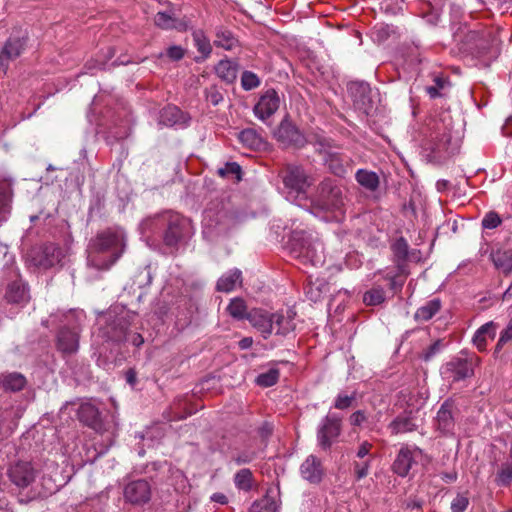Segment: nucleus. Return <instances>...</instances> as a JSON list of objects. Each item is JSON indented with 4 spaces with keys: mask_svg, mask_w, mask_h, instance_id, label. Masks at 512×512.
I'll list each match as a JSON object with an SVG mask.
<instances>
[{
    "mask_svg": "<svg viewBox=\"0 0 512 512\" xmlns=\"http://www.w3.org/2000/svg\"><path fill=\"white\" fill-rule=\"evenodd\" d=\"M12 195L11 183L6 180L0 181V214L9 212Z\"/></svg>",
    "mask_w": 512,
    "mask_h": 512,
    "instance_id": "37",
    "label": "nucleus"
},
{
    "mask_svg": "<svg viewBox=\"0 0 512 512\" xmlns=\"http://www.w3.org/2000/svg\"><path fill=\"white\" fill-rule=\"evenodd\" d=\"M125 380L131 387L137 384V372L134 368H129L125 372Z\"/></svg>",
    "mask_w": 512,
    "mask_h": 512,
    "instance_id": "63",
    "label": "nucleus"
},
{
    "mask_svg": "<svg viewBox=\"0 0 512 512\" xmlns=\"http://www.w3.org/2000/svg\"><path fill=\"white\" fill-rule=\"evenodd\" d=\"M260 85L259 77L251 72L244 71L241 77V86L245 91H250L257 88Z\"/></svg>",
    "mask_w": 512,
    "mask_h": 512,
    "instance_id": "46",
    "label": "nucleus"
},
{
    "mask_svg": "<svg viewBox=\"0 0 512 512\" xmlns=\"http://www.w3.org/2000/svg\"><path fill=\"white\" fill-rule=\"evenodd\" d=\"M237 43H238V40L228 30H219L216 33V38L214 40V44L217 47H221L225 50H231L237 45Z\"/></svg>",
    "mask_w": 512,
    "mask_h": 512,
    "instance_id": "39",
    "label": "nucleus"
},
{
    "mask_svg": "<svg viewBox=\"0 0 512 512\" xmlns=\"http://www.w3.org/2000/svg\"><path fill=\"white\" fill-rule=\"evenodd\" d=\"M65 253L54 243L32 247L26 256L27 263L38 270H48L61 263Z\"/></svg>",
    "mask_w": 512,
    "mask_h": 512,
    "instance_id": "4",
    "label": "nucleus"
},
{
    "mask_svg": "<svg viewBox=\"0 0 512 512\" xmlns=\"http://www.w3.org/2000/svg\"><path fill=\"white\" fill-rule=\"evenodd\" d=\"M185 221L177 215L169 218L167 229L164 233V243L166 246L175 247L183 237V228Z\"/></svg>",
    "mask_w": 512,
    "mask_h": 512,
    "instance_id": "20",
    "label": "nucleus"
},
{
    "mask_svg": "<svg viewBox=\"0 0 512 512\" xmlns=\"http://www.w3.org/2000/svg\"><path fill=\"white\" fill-rule=\"evenodd\" d=\"M182 117L183 113L178 107L168 105L161 110L159 123L164 126H173L180 122Z\"/></svg>",
    "mask_w": 512,
    "mask_h": 512,
    "instance_id": "34",
    "label": "nucleus"
},
{
    "mask_svg": "<svg viewBox=\"0 0 512 512\" xmlns=\"http://www.w3.org/2000/svg\"><path fill=\"white\" fill-rule=\"evenodd\" d=\"M434 83L435 85L426 87V92L433 99L441 96L440 90L444 88L446 81L441 77H435Z\"/></svg>",
    "mask_w": 512,
    "mask_h": 512,
    "instance_id": "55",
    "label": "nucleus"
},
{
    "mask_svg": "<svg viewBox=\"0 0 512 512\" xmlns=\"http://www.w3.org/2000/svg\"><path fill=\"white\" fill-rule=\"evenodd\" d=\"M272 333L286 336L295 329V323L290 315L272 313Z\"/></svg>",
    "mask_w": 512,
    "mask_h": 512,
    "instance_id": "27",
    "label": "nucleus"
},
{
    "mask_svg": "<svg viewBox=\"0 0 512 512\" xmlns=\"http://www.w3.org/2000/svg\"><path fill=\"white\" fill-rule=\"evenodd\" d=\"M8 476L16 486L25 488L34 482L36 470L30 462L19 461L9 468Z\"/></svg>",
    "mask_w": 512,
    "mask_h": 512,
    "instance_id": "14",
    "label": "nucleus"
},
{
    "mask_svg": "<svg viewBox=\"0 0 512 512\" xmlns=\"http://www.w3.org/2000/svg\"><path fill=\"white\" fill-rule=\"evenodd\" d=\"M77 416L81 423L94 431L101 433L104 430L100 412L93 404L89 402L82 403L77 410Z\"/></svg>",
    "mask_w": 512,
    "mask_h": 512,
    "instance_id": "15",
    "label": "nucleus"
},
{
    "mask_svg": "<svg viewBox=\"0 0 512 512\" xmlns=\"http://www.w3.org/2000/svg\"><path fill=\"white\" fill-rule=\"evenodd\" d=\"M197 50L206 58L212 52V47L207 39L204 37H195Z\"/></svg>",
    "mask_w": 512,
    "mask_h": 512,
    "instance_id": "57",
    "label": "nucleus"
},
{
    "mask_svg": "<svg viewBox=\"0 0 512 512\" xmlns=\"http://www.w3.org/2000/svg\"><path fill=\"white\" fill-rule=\"evenodd\" d=\"M371 460L367 459L363 462H354V473L358 480L365 478L369 473Z\"/></svg>",
    "mask_w": 512,
    "mask_h": 512,
    "instance_id": "56",
    "label": "nucleus"
},
{
    "mask_svg": "<svg viewBox=\"0 0 512 512\" xmlns=\"http://www.w3.org/2000/svg\"><path fill=\"white\" fill-rule=\"evenodd\" d=\"M342 431V418L335 414L329 413L324 417L317 430V441L319 446L328 450L334 441L340 436Z\"/></svg>",
    "mask_w": 512,
    "mask_h": 512,
    "instance_id": "7",
    "label": "nucleus"
},
{
    "mask_svg": "<svg viewBox=\"0 0 512 512\" xmlns=\"http://www.w3.org/2000/svg\"><path fill=\"white\" fill-rule=\"evenodd\" d=\"M392 435H398L408 432H413L417 429L416 419L412 411L404 412L398 415L388 425Z\"/></svg>",
    "mask_w": 512,
    "mask_h": 512,
    "instance_id": "21",
    "label": "nucleus"
},
{
    "mask_svg": "<svg viewBox=\"0 0 512 512\" xmlns=\"http://www.w3.org/2000/svg\"><path fill=\"white\" fill-rule=\"evenodd\" d=\"M455 405L452 400H446L442 403L440 406L437 416H436V422L437 427L439 430H441L443 433H448L452 431L454 428V411Z\"/></svg>",
    "mask_w": 512,
    "mask_h": 512,
    "instance_id": "22",
    "label": "nucleus"
},
{
    "mask_svg": "<svg viewBox=\"0 0 512 512\" xmlns=\"http://www.w3.org/2000/svg\"><path fill=\"white\" fill-rule=\"evenodd\" d=\"M185 51L181 46H170L167 49V56L173 61H179L184 57Z\"/></svg>",
    "mask_w": 512,
    "mask_h": 512,
    "instance_id": "60",
    "label": "nucleus"
},
{
    "mask_svg": "<svg viewBox=\"0 0 512 512\" xmlns=\"http://www.w3.org/2000/svg\"><path fill=\"white\" fill-rule=\"evenodd\" d=\"M356 400V395L353 393L352 395L339 394L335 398L334 408L339 410H345L353 406Z\"/></svg>",
    "mask_w": 512,
    "mask_h": 512,
    "instance_id": "50",
    "label": "nucleus"
},
{
    "mask_svg": "<svg viewBox=\"0 0 512 512\" xmlns=\"http://www.w3.org/2000/svg\"><path fill=\"white\" fill-rule=\"evenodd\" d=\"M355 179L360 186L370 192L376 191L380 184L377 173L367 169H358L355 173Z\"/></svg>",
    "mask_w": 512,
    "mask_h": 512,
    "instance_id": "30",
    "label": "nucleus"
},
{
    "mask_svg": "<svg viewBox=\"0 0 512 512\" xmlns=\"http://www.w3.org/2000/svg\"><path fill=\"white\" fill-rule=\"evenodd\" d=\"M300 473L309 483L318 484L322 481L325 472L321 460L314 455H309L301 464Z\"/></svg>",
    "mask_w": 512,
    "mask_h": 512,
    "instance_id": "18",
    "label": "nucleus"
},
{
    "mask_svg": "<svg viewBox=\"0 0 512 512\" xmlns=\"http://www.w3.org/2000/svg\"><path fill=\"white\" fill-rule=\"evenodd\" d=\"M276 139L287 147L302 148L307 143L305 136L298 128L289 120L281 121L279 127L275 131Z\"/></svg>",
    "mask_w": 512,
    "mask_h": 512,
    "instance_id": "11",
    "label": "nucleus"
},
{
    "mask_svg": "<svg viewBox=\"0 0 512 512\" xmlns=\"http://www.w3.org/2000/svg\"><path fill=\"white\" fill-rule=\"evenodd\" d=\"M325 161L329 171L334 175L344 177L347 173V157L339 153H328Z\"/></svg>",
    "mask_w": 512,
    "mask_h": 512,
    "instance_id": "32",
    "label": "nucleus"
},
{
    "mask_svg": "<svg viewBox=\"0 0 512 512\" xmlns=\"http://www.w3.org/2000/svg\"><path fill=\"white\" fill-rule=\"evenodd\" d=\"M443 346L444 344L442 340L438 339L434 341L422 352V359L426 362L430 361L437 353L441 351Z\"/></svg>",
    "mask_w": 512,
    "mask_h": 512,
    "instance_id": "52",
    "label": "nucleus"
},
{
    "mask_svg": "<svg viewBox=\"0 0 512 512\" xmlns=\"http://www.w3.org/2000/svg\"><path fill=\"white\" fill-rule=\"evenodd\" d=\"M257 458V453L254 450L251 449H244L242 451L237 452L233 457L232 460L237 465H244L251 463L254 459Z\"/></svg>",
    "mask_w": 512,
    "mask_h": 512,
    "instance_id": "48",
    "label": "nucleus"
},
{
    "mask_svg": "<svg viewBox=\"0 0 512 512\" xmlns=\"http://www.w3.org/2000/svg\"><path fill=\"white\" fill-rule=\"evenodd\" d=\"M289 251L293 258L312 266L324 263L323 244L305 230H293L289 239Z\"/></svg>",
    "mask_w": 512,
    "mask_h": 512,
    "instance_id": "2",
    "label": "nucleus"
},
{
    "mask_svg": "<svg viewBox=\"0 0 512 512\" xmlns=\"http://www.w3.org/2000/svg\"><path fill=\"white\" fill-rule=\"evenodd\" d=\"M385 300V292L382 288H373L365 292L363 302L368 306H376Z\"/></svg>",
    "mask_w": 512,
    "mask_h": 512,
    "instance_id": "42",
    "label": "nucleus"
},
{
    "mask_svg": "<svg viewBox=\"0 0 512 512\" xmlns=\"http://www.w3.org/2000/svg\"><path fill=\"white\" fill-rule=\"evenodd\" d=\"M109 338L116 342L128 341L136 347L141 346L144 343V338L139 333L127 334L126 328L119 324V328L109 335Z\"/></svg>",
    "mask_w": 512,
    "mask_h": 512,
    "instance_id": "33",
    "label": "nucleus"
},
{
    "mask_svg": "<svg viewBox=\"0 0 512 512\" xmlns=\"http://www.w3.org/2000/svg\"><path fill=\"white\" fill-rule=\"evenodd\" d=\"M391 250L393 252L395 262L397 263L398 270L404 272V262L407 259L409 251V244L407 240L404 237L397 238L391 244Z\"/></svg>",
    "mask_w": 512,
    "mask_h": 512,
    "instance_id": "31",
    "label": "nucleus"
},
{
    "mask_svg": "<svg viewBox=\"0 0 512 512\" xmlns=\"http://www.w3.org/2000/svg\"><path fill=\"white\" fill-rule=\"evenodd\" d=\"M206 99L212 105L216 106L223 100V96L215 87H210L206 90Z\"/></svg>",
    "mask_w": 512,
    "mask_h": 512,
    "instance_id": "58",
    "label": "nucleus"
},
{
    "mask_svg": "<svg viewBox=\"0 0 512 512\" xmlns=\"http://www.w3.org/2000/svg\"><path fill=\"white\" fill-rule=\"evenodd\" d=\"M495 482L500 486H509L512 483V461L501 465Z\"/></svg>",
    "mask_w": 512,
    "mask_h": 512,
    "instance_id": "41",
    "label": "nucleus"
},
{
    "mask_svg": "<svg viewBox=\"0 0 512 512\" xmlns=\"http://www.w3.org/2000/svg\"><path fill=\"white\" fill-rule=\"evenodd\" d=\"M441 479L446 483H453L457 480V473L455 471L442 473Z\"/></svg>",
    "mask_w": 512,
    "mask_h": 512,
    "instance_id": "64",
    "label": "nucleus"
},
{
    "mask_svg": "<svg viewBox=\"0 0 512 512\" xmlns=\"http://www.w3.org/2000/svg\"><path fill=\"white\" fill-rule=\"evenodd\" d=\"M421 452V449L418 447H414L413 449L408 446L401 447L392 465L393 471L401 477L407 476L415 462V455L421 454Z\"/></svg>",
    "mask_w": 512,
    "mask_h": 512,
    "instance_id": "16",
    "label": "nucleus"
},
{
    "mask_svg": "<svg viewBox=\"0 0 512 512\" xmlns=\"http://www.w3.org/2000/svg\"><path fill=\"white\" fill-rule=\"evenodd\" d=\"M367 420L365 411L357 410L351 414L349 421L352 426H361Z\"/></svg>",
    "mask_w": 512,
    "mask_h": 512,
    "instance_id": "59",
    "label": "nucleus"
},
{
    "mask_svg": "<svg viewBox=\"0 0 512 512\" xmlns=\"http://www.w3.org/2000/svg\"><path fill=\"white\" fill-rule=\"evenodd\" d=\"M80 334L68 327L59 329L56 335V348L64 357L75 354L79 349Z\"/></svg>",
    "mask_w": 512,
    "mask_h": 512,
    "instance_id": "13",
    "label": "nucleus"
},
{
    "mask_svg": "<svg viewBox=\"0 0 512 512\" xmlns=\"http://www.w3.org/2000/svg\"><path fill=\"white\" fill-rule=\"evenodd\" d=\"M124 496L133 504H143L149 501L151 496L150 485L146 480H137L126 485Z\"/></svg>",
    "mask_w": 512,
    "mask_h": 512,
    "instance_id": "17",
    "label": "nucleus"
},
{
    "mask_svg": "<svg viewBox=\"0 0 512 512\" xmlns=\"http://www.w3.org/2000/svg\"><path fill=\"white\" fill-rule=\"evenodd\" d=\"M373 445L369 443L368 441H364L360 444L358 451H357V457L358 458H364L367 455H369Z\"/></svg>",
    "mask_w": 512,
    "mask_h": 512,
    "instance_id": "61",
    "label": "nucleus"
},
{
    "mask_svg": "<svg viewBox=\"0 0 512 512\" xmlns=\"http://www.w3.org/2000/svg\"><path fill=\"white\" fill-rule=\"evenodd\" d=\"M258 433L259 435L263 438V439H266L268 438L269 436L272 435L273 433V426L272 424L268 423V422H264L258 429Z\"/></svg>",
    "mask_w": 512,
    "mask_h": 512,
    "instance_id": "62",
    "label": "nucleus"
},
{
    "mask_svg": "<svg viewBox=\"0 0 512 512\" xmlns=\"http://www.w3.org/2000/svg\"><path fill=\"white\" fill-rule=\"evenodd\" d=\"M501 223L502 219L500 215L495 211H489L486 213L481 222L484 229H495L500 226Z\"/></svg>",
    "mask_w": 512,
    "mask_h": 512,
    "instance_id": "49",
    "label": "nucleus"
},
{
    "mask_svg": "<svg viewBox=\"0 0 512 512\" xmlns=\"http://www.w3.org/2000/svg\"><path fill=\"white\" fill-rule=\"evenodd\" d=\"M279 376L280 373L278 369H270L257 377V384L262 387H271L278 382Z\"/></svg>",
    "mask_w": 512,
    "mask_h": 512,
    "instance_id": "44",
    "label": "nucleus"
},
{
    "mask_svg": "<svg viewBox=\"0 0 512 512\" xmlns=\"http://www.w3.org/2000/svg\"><path fill=\"white\" fill-rule=\"evenodd\" d=\"M495 267L505 275L512 272V249H498L491 253Z\"/></svg>",
    "mask_w": 512,
    "mask_h": 512,
    "instance_id": "28",
    "label": "nucleus"
},
{
    "mask_svg": "<svg viewBox=\"0 0 512 512\" xmlns=\"http://www.w3.org/2000/svg\"><path fill=\"white\" fill-rule=\"evenodd\" d=\"M512 340V323H510L501 333L498 342L494 349V355H497L503 348V346Z\"/></svg>",
    "mask_w": 512,
    "mask_h": 512,
    "instance_id": "53",
    "label": "nucleus"
},
{
    "mask_svg": "<svg viewBox=\"0 0 512 512\" xmlns=\"http://www.w3.org/2000/svg\"><path fill=\"white\" fill-rule=\"evenodd\" d=\"M469 505V498L465 494H458L451 502L452 512H464Z\"/></svg>",
    "mask_w": 512,
    "mask_h": 512,
    "instance_id": "54",
    "label": "nucleus"
},
{
    "mask_svg": "<svg viewBox=\"0 0 512 512\" xmlns=\"http://www.w3.org/2000/svg\"><path fill=\"white\" fill-rule=\"evenodd\" d=\"M285 189L290 196L305 195L313 179L300 165L287 164L280 172Z\"/></svg>",
    "mask_w": 512,
    "mask_h": 512,
    "instance_id": "5",
    "label": "nucleus"
},
{
    "mask_svg": "<svg viewBox=\"0 0 512 512\" xmlns=\"http://www.w3.org/2000/svg\"><path fill=\"white\" fill-rule=\"evenodd\" d=\"M442 308V302L439 298H433L420 306L414 313L416 322H427L431 320Z\"/></svg>",
    "mask_w": 512,
    "mask_h": 512,
    "instance_id": "25",
    "label": "nucleus"
},
{
    "mask_svg": "<svg viewBox=\"0 0 512 512\" xmlns=\"http://www.w3.org/2000/svg\"><path fill=\"white\" fill-rule=\"evenodd\" d=\"M348 92L353 100L354 107L369 115L373 109L372 91L369 84L359 81L350 82Z\"/></svg>",
    "mask_w": 512,
    "mask_h": 512,
    "instance_id": "9",
    "label": "nucleus"
},
{
    "mask_svg": "<svg viewBox=\"0 0 512 512\" xmlns=\"http://www.w3.org/2000/svg\"><path fill=\"white\" fill-rule=\"evenodd\" d=\"M277 503L276 501L268 496H265L261 500L255 502L252 506V512H276Z\"/></svg>",
    "mask_w": 512,
    "mask_h": 512,
    "instance_id": "45",
    "label": "nucleus"
},
{
    "mask_svg": "<svg viewBox=\"0 0 512 512\" xmlns=\"http://www.w3.org/2000/svg\"><path fill=\"white\" fill-rule=\"evenodd\" d=\"M443 377L452 382H458L472 377L474 374L472 362L464 358H453L442 367Z\"/></svg>",
    "mask_w": 512,
    "mask_h": 512,
    "instance_id": "10",
    "label": "nucleus"
},
{
    "mask_svg": "<svg viewBox=\"0 0 512 512\" xmlns=\"http://www.w3.org/2000/svg\"><path fill=\"white\" fill-rule=\"evenodd\" d=\"M126 237L123 230L109 227L98 232L88 244V265L97 270H109L124 254Z\"/></svg>",
    "mask_w": 512,
    "mask_h": 512,
    "instance_id": "1",
    "label": "nucleus"
},
{
    "mask_svg": "<svg viewBox=\"0 0 512 512\" xmlns=\"http://www.w3.org/2000/svg\"><path fill=\"white\" fill-rule=\"evenodd\" d=\"M242 282V273L239 269L230 270L222 275L217 281V290L220 292H231L237 284Z\"/></svg>",
    "mask_w": 512,
    "mask_h": 512,
    "instance_id": "29",
    "label": "nucleus"
},
{
    "mask_svg": "<svg viewBox=\"0 0 512 512\" xmlns=\"http://www.w3.org/2000/svg\"><path fill=\"white\" fill-rule=\"evenodd\" d=\"M3 387L13 392L20 391L26 384V378L20 373H10L2 380Z\"/></svg>",
    "mask_w": 512,
    "mask_h": 512,
    "instance_id": "38",
    "label": "nucleus"
},
{
    "mask_svg": "<svg viewBox=\"0 0 512 512\" xmlns=\"http://www.w3.org/2000/svg\"><path fill=\"white\" fill-rule=\"evenodd\" d=\"M492 43V34L488 29L469 30L463 38L465 51L477 56L484 55Z\"/></svg>",
    "mask_w": 512,
    "mask_h": 512,
    "instance_id": "8",
    "label": "nucleus"
},
{
    "mask_svg": "<svg viewBox=\"0 0 512 512\" xmlns=\"http://www.w3.org/2000/svg\"><path fill=\"white\" fill-rule=\"evenodd\" d=\"M407 275L406 270L404 269V272H401L399 270V273L397 275L390 276L389 274L386 276V278L389 280V287L393 291H400L404 285L405 277Z\"/></svg>",
    "mask_w": 512,
    "mask_h": 512,
    "instance_id": "51",
    "label": "nucleus"
},
{
    "mask_svg": "<svg viewBox=\"0 0 512 512\" xmlns=\"http://www.w3.org/2000/svg\"><path fill=\"white\" fill-rule=\"evenodd\" d=\"M155 24L161 29L177 28L178 20L167 12H158L154 18Z\"/></svg>",
    "mask_w": 512,
    "mask_h": 512,
    "instance_id": "43",
    "label": "nucleus"
},
{
    "mask_svg": "<svg viewBox=\"0 0 512 512\" xmlns=\"http://www.w3.org/2000/svg\"><path fill=\"white\" fill-rule=\"evenodd\" d=\"M234 484L238 490L249 492L254 485V476L250 469H240L234 475Z\"/></svg>",
    "mask_w": 512,
    "mask_h": 512,
    "instance_id": "35",
    "label": "nucleus"
},
{
    "mask_svg": "<svg viewBox=\"0 0 512 512\" xmlns=\"http://www.w3.org/2000/svg\"><path fill=\"white\" fill-rule=\"evenodd\" d=\"M497 325L493 322H487L482 325L474 334L473 343L479 351H485L488 339L493 340L496 336Z\"/></svg>",
    "mask_w": 512,
    "mask_h": 512,
    "instance_id": "23",
    "label": "nucleus"
},
{
    "mask_svg": "<svg viewBox=\"0 0 512 512\" xmlns=\"http://www.w3.org/2000/svg\"><path fill=\"white\" fill-rule=\"evenodd\" d=\"M5 297L11 303H26L29 300L28 288L21 280L13 281L8 285Z\"/></svg>",
    "mask_w": 512,
    "mask_h": 512,
    "instance_id": "24",
    "label": "nucleus"
},
{
    "mask_svg": "<svg viewBox=\"0 0 512 512\" xmlns=\"http://www.w3.org/2000/svg\"><path fill=\"white\" fill-rule=\"evenodd\" d=\"M272 313L263 309H252L249 311L247 320L250 324L261 332L264 339L272 334Z\"/></svg>",
    "mask_w": 512,
    "mask_h": 512,
    "instance_id": "19",
    "label": "nucleus"
},
{
    "mask_svg": "<svg viewBox=\"0 0 512 512\" xmlns=\"http://www.w3.org/2000/svg\"><path fill=\"white\" fill-rule=\"evenodd\" d=\"M344 205L343 193L337 182L325 178L319 183L312 199V207L317 211L340 210Z\"/></svg>",
    "mask_w": 512,
    "mask_h": 512,
    "instance_id": "3",
    "label": "nucleus"
},
{
    "mask_svg": "<svg viewBox=\"0 0 512 512\" xmlns=\"http://www.w3.org/2000/svg\"><path fill=\"white\" fill-rule=\"evenodd\" d=\"M280 106V97L275 89L266 90L255 104L253 111L261 121H266L276 113Z\"/></svg>",
    "mask_w": 512,
    "mask_h": 512,
    "instance_id": "12",
    "label": "nucleus"
},
{
    "mask_svg": "<svg viewBox=\"0 0 512 512\" xmlns=\"http://www.w3.org/2000/svg\"><path fill=\"white\" fill-rule=\"evenodd\" d=\"M240 142L245 146L255 149L261 144V137L257 134L254 129L247 128L242 130L238 136Z\"/></svg>",
    "mask_w": 512,
    "mask_h": 512,
    "instance_id": "40",
    "label": "nucleus"
},
{
    "mask_svg": "<svg viewBox=\"0 0 512 512\" xmlns=\"http://www.w3.org/2000/svg\"><path fill=\"white\" fill-rule=\"evenodd\" d=\"M217 173L223 178L236 175L237 180L241 179V167L236 162H227L223 167L218 169Z\"/></svg>",
    "mask_w": 512,
    "mask_h": 512,
    "instance_id": "47",
    "label": "nucleus"
},
{
    "mask_svg": "<svg viewBox=\"0 0 512 512\" xmlns=\"http://www.w3.org/2000/svg\"><path fill=\"white\" fill-rule=\"evenodd\" d=\"M229 315L237 320L248 318V308L244 299L240 297L233 298L227 306Z\"/></svg>",
    "mask_w": 512,
    "mask_h": 512,
    "instance_id": "36",
    "label": "nucleus"
},
{
    "mask_svg": "<svg viewBox=\"0 0 512 512\" xmlns=\"http://www.w3.org/2000/svg\"><path fill=\"white\" fill-rule=\"evenodd\" d=\"M238 70L239 66L237 62L229 59H223L215 66L217 76L229 84L236 80Z\"/></svg>",
    "mask_w": 512,
    "mask_h": 512,
    "instance_id": "26",
    "label": "nucleus"
},
{
    "mask_svg": "<svg viewBox=\"0 0 512 512\" xmlns=\"http://www.w3.org/2000/svg\"><path fill=\"white\" fill-rule=\"evenodd\" d=\"M28 36L21 29L13 30L0 50V70L6 73L12 61H15L26 50Z\"/></svg>",
    "mask_w": 512,
    "mask_h": 512,
    "instance_id": "6",
    "label": "nucleus"
}]
</instances>
